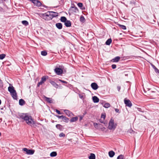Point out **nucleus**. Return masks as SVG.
Wrapping results in <instances>:
<instances>
[{
  "label": "nucleus",
  "instance_id": "obj_1",
  "mask_svg": "<svg viewBox=\"0 0 159 159\" xmlns=\"http://www.w3.org/2000/svg\"><path fill=\"white\" fill-rule=\"evenodd\" d=\"M20 117L24 119L28 125L32 127H34L35 125V122L32 119L30 116L26 114H22L20 115Z\"/></svg>",
  "mask_w": 159,
  "mask_h": 159
},
{
  "label": "nucleus",
  "instance_id": "obj_2",
  "mask_svg": "<svg viewBox=\"0 0 159 159\" xmlns=\"http://www.w3.org/2000/svg\"><path fill=\"white\" fill-rule=\"evenodd\" d=\"M116 124L114 123V120L111 119L109 122L108 128L110 130L113 131L116 128Z\"/></svg>",
  "mask_w": 159,
  "mask_h": 159
},
{
  "label": "nucleus",
  "instance_id": "obj_3",
  "mask_svg": "<svg viewBox=\"0 0 159 159\" xmlns=\"http://www.w3.org/2000/svg\"><path fill=\"white\" fill-rule=\"evenodd\" d=\"M42 17L46 20H51L50 16V11H48L46 13L43 14L42 15Z\"/></svg>",
  "mask_w": 159,
  "mask_h": 159
},
{
  "label": "nucleus",
  "instance_id": "obj_4",
  "mask_svg": "<svg viewBox=\"0 0 159 159\" xmlns=\"http://www.w3.org/2000/svg\"><path fill=\"white\" fill-rule=\"evenodd\" d=\"M33 3L34 6L39 7L41 6L42 3L41 2L38 0H29Z\"/></svg>",
  "mask_w": 159,
  "mask_h": 159
},
{
  "label": "nucleus",
  "instance_id": "obj_5",
  "mask_svg": "<svg viewBox=\"0 0 159 159\" xmlns=\"http://www.w3.org/2000/svg\"><path fill=\"white\" fill-rule=\"evenodd\" d=\"M54 71L57 75H60L63 72L62 70L59 68H56L54 69Z\"/></svg>",
  "mask_w": 159,
  "mask_h": 159
},
{
  "label": "nucleus",
  "instance_id": "obj_6",
  "mask_svg": "<svg viewBox=\"0 0 159 159\" xmlns=\"http://www.w3.org/2000/svg\"><path fill=\"white\" fill-rule=\"evenodd\" d=\"M124 101L125 104L126 106L130 107L132 106V104L129 99H127L126 98H125Z\"/></svg>",
  "mask_w": 159,
  "mask_h": 159
},
{
  "label": "nucleus",
  "instance_id": "obj_7",
  "mask_svg": "<svg viewBox=\"0 0 159 159\" xmlns=\"http://www.w3.org/2000/svg\"><path fill=\"white\" fill-rule=\"evenodd\" d=\"M50 16L51 20L54 17H56L58 16L57 13L53 11H50Z\"/></svg>",
  "mask_w": 159,
  "mask_h": 159
},
{
  "label": "nucleus",
  "instance_id": "obj_8",
  "mask_svg": "<svg viewBox=\"0 0 159 159\" xmlns=\"http://www.w3.org/2000/svg\"><path fill=\"white\" fill-rule=\"evenodd\" d=\"M91 86L92 88L94 90L97 89L98 88V85L95 83H92Z\"/></svg>",
  "mask_w": 159,
  "mask_h": 159
},
{
  "label": "nucleus",
  "instance_id": "obj_9",
  "mask_svg": "<svg viewBox=\"0 0 159 159\" xmlns=\"http://www.w3.org/2000/svg\"><path fill=\"white\" fill-rule=\"evenodd\" d=\"M64 112L69 116H71L73 115V113L67 110H64Z\"/></svg>",
  "mask_w": 159,
  "mask_h": 159
},
{
  "label": "nucleus",
  "instance_id": "obj_10",
  "mask_svg": "<svg viewBox=\"0 0 159 159\" xmlns=\"http://www.w3.org/2000/svg\"><path fill=\"white\" fill-rule=\"evenodd\" d=\"M8 90L10 92L11 94L16 91V90L14 89V88L12 86H9L8 87Z\"/></svg>",
  "mask_w": 159,
  "mask_h": 159
},
{
  "label": "nucleus",
  "instance_id": "obj_11",
  "mask_svg": "<svg viewBox=\"0 0 159 159\" xmlns=\"http://www.w3.org/2000/svg\"><path fill=\"white\" fill-rule=\"evenodd\" d=\"M12 97L14 99H16L17 98V93H16V91L13 92L11 93V94Z\"/></svg>",
  "mask_w": 159,
  "mask_h": 159
},
{
  "label": "nucleus",
  "instance_id": "obj_12",
  "mask_svg": "<svg viewBox=\"0 0 159 159\" xmlns=\"http://www.w3.org/2000/svg\"><path fill=\"white\" fill-rule=\"evenodd\" d=\"M92 99L94 103H97L99 101V98L95 96L93 97Z\"/></svg>",
  "mask_w": 159,
  "mask_h": 159
},
{
  "label": "nucleus",
  "instance_id": "obj_13",
  "mask_svg": "<svg viewBox=\"0 0 159 159\" xmlns=\"http://www.w3.org/2000/svg\"><path fill=\"white\" fill-rule=\"evenodd\" d=\"M56 26L59 29H61L62 27V25L61 23H57L56 24Z\"/></svg>",
  "mask_w": 159,
  "mask_h": 159
},
{
  "label": "nucleus",
  "instance_id": "obj_14",
  "mask_svg": "<svg viewBox=\"0 0 159 159\" xmlns=\"http://www.w3.org/2000/svg\"><path fill=\"white\" fill-rule=\"evenodd\" d=\"M65 25L67 27H70L71 26V23L70 21L67 20L66 22H65Z\"/></svg>",
  "mask_w": 159,
  "mask_h": 159
},
{
  "label": "nucleus",
  "instance_id": "obj_15",
  "mask_svg": "<svg viewBox=\"0 0 159 159\" xmlns=\"http://www.w3.org/2000/svg\"><path fill=\"white\" fill-rule=\"evenodd\" d=\"M50 83L55 88H58V85L55 82L53 81H51Z\"/></svg>",
  "mask_w": 159,
  "mask_h": 159
},
{
  "label": "nucleus",
  "instance_id": "obj_16",
  "mask_svg": "<svg viewBox=\"0 0 159 159\" xmlns=\"http://www.w3.org/2000/svg\"><path fill=\"white\" fill-rule=\"evenodd\" d=\"M115 153L112 151H110L108 152V154L109 157H113L115 155Z\"/></svg>",
  "mask_w": 159,
  "mask_h": 159
},
{
  "label": "nucleus",
  "instance_id": "obj_17",
  "mask_svg": "<svg viewBox=\"0 0 159 159\" xmlns=\"http://www.w3.org/2000/svg\"><path fill=\"white\" fill-rule=\"evenodd\" d=\"M106 117V115L105 114H102L101 115V118L100 120V122L102 123H103V120L105 119V118Z\"/></svg>",
  "mask_w": 159,
  "mask_h": 159
},
{
  "label": "nucleus",
  "instance_id": "obj_18",
  "mask_svg": "<svg viewBox=\"0 0 159 159\" xmlns=\"http://www.w3.org/2000/svg\"><path fill=\"white\" fill-rule=\"evenodd\" d=\"M120 59V57H116L112 59L113 61L114 62H118Z\"/></svg>",
  "mask_w": 159,
  "mask_h": 159
},
{
  "label": "nucleus",
  "instance_id": "obj_19",
  "mask_svg": "<svg viewBox=\"0 0 159 159\" xmlns=\"http://www.w3.org/2000/svg\"><path fill=\"white\" fill-rule=\"evenodd\" d=\"M78 120V118L77 117H73L71 118L70 120V121L71 122H75L77 121Z\"/></svg>",
  "mask_w": 159,
  "mask_h": 159
},
{
  "label": "nucleus",
  "instance_id": "obj_20",
  "mask_svg": "<svg viewBox=\"0 0 159 159\" xmlns=\"http://www.w3.org/2000/svg\"><path fill=\"white\" fill-rule=\"evenodd\" d=\"M45 99L48 102L51 103L52 102V99L51 98H48L46 97H44Z\"/></svg>",
  "mask_w": 159,
  "mask_h": 159
},
{
  "label": "nucleus",
  "instance_id": "obj_21",
  "mask_svg": "<svg viewBox=\"0 0 159 159\" xmlns=\"http://www.w3.org/2000/svg\"><path fill=\"white\" fill-rule=\"evenodd\" d=\"M34 152V150H33L28 149V154L32 155Z\"/></svg>",
  "mask_w": 159,
  "mask_h": 159
},
{
  "label": "nucleus",
  "instance_id": "obj_22",
  "mask_svg": "<svg viewBox=\"0 0 159 159\" xmlns=\"http://www.w3.org/2000/svg\"><path fill=\"white\" fill-rule=\"evenodd\" d=\"M19 104L20 105H23L25 104V101L23 99H20L19 101Z\"/></svg>",
  "mask_w": 159,
  "mask_h": 159
},
{
  "label": "nucleus",
  "instance_id": "obj_23",
  "mask_svg": "<svg viewBox=\"0 0 159 159\" xmlns=\"http://www.w3.org/2000/svg\"><path fill=\"white\" fill-rule=\"evenodd\" d=\"M60 20L61 22H65L66 21V18L64 16H62L61 17Z\"/></svg>",
  "mask_w": 159,
  "mask_h": 159
},
{
  "label": "nucleus",
  "instance_id": "obj_24",
  "mask_svg": "<svg viewBox=\"0 0 159 159\" xmlns=\"http://www.w3.org/2000/svg\"><path fill=\"white\" fill-rule=\"evenodd\" d=\"M89 157V159H95V155L93 153H91Z\"/></svg>",
  "mask_w": 159,
  "mask_h": 159
},
{
  "label": "nucleus",
  "instance_id": "obj_25",
  "mask_svg": "<svg viewBox=\"0 0 159 159\" xmlns=\"http://www.w3.org/2000/svg\"><path fill=\"white\" fill-rule=\"evenodd\" d=\"M57 155V153L56 152H53L51 153L50 156L51 157H55Z\"/></svg>",
  "mask_w": 159,
  "mask_h": 159
},
{
  "label": "nucleus",
  "instance_id": "obj_26",
  "mask_svg": "<svg viewBox=\"0 0 159 159\" xmlns=\"http://www.w3.org/2000/svg\"><path fill=\"white\" fill-rule=\"evenodd\" d=\"M112 41L111 39H108L107 40L106 42V44L107 45H109L111 43Z\"/></svg>",
  "mask_w": 159,
  "mask_h": 159
},
{
  "label": "nucleus",
  "instance_id": "obj_27",
  "mask_svg": "<svg viewBox=\"0 0 159 159\" xmlns=\"http://www.w3.org/2000/svg\"><path fill=\"white\" fill-rule=\"evenodd\" d=\"M22 23L25 26H27L28 25L29 23L26 20H23L22 21Z\"/></svg>",
  "mask_w": 159,
  "mask_h": 159
},
{
  "label": "nucleus",
  "instance_id": "obj_28",
  "mask_svg": "<svg viewBox=\"0 0 159 159\" xmlns=\"http://www.w3.org/2000/svg\"><path fill=\"white\" fill-rule=\"evenodd\" d=\"M110 106V104L108 103H106L103 106V107L106 108H108Z\"/></svg>",
  "mask_w": 159,
  "mask_h": 159
},
{
  "label": "nucleus",
  "instance_id": "obj_29",
  "mask_svg": "<svg viewBox=\"0 0 159 159\" xmlns=\"http://www.w3.org/2000/svg\"><path fill=\"white\" fill-rule=\"evenodd\" d=\"M62 119L63 120L64 122H68L69 120L68 118L66 117H65V116H64Z\"/></svg>",
  "mask_w": 159,
  "mask_h": 159
},
{
  "label": "nucleus",
  "instance_id": "obj_30",
  "mask_svg": "<svg viewBox=\"0 0 159 159\" xmlns=\"http://www.w3.org/2000/svg\"><path fill=\"white\" fill-rule=\"evenodd\" d=\"M41 54L43 56H46L47 54V53L46 51H42L41 52Z\"/></svg>",
  "mask_w": 159,
  "mask_h": 159
},
{
  "label": "nucleus",
  "instance_id": "obj_31",
  "mask_svg": "<svg viewBox=\"0 0 159 159\" xmlns=\"http://www.w3.org/2000/svg\"><path fill=\"white\" fill-rule=\"evenodd\" d=\"M56 127L57 129H60L62 128V126L60 124H57L56 125Z\"/></svg>",
  "mask_w": 159,
  "mask_h": 159
},
{
  "label": "nucleus",
  "instance_id": "obj_32",
  "mask_svg": "<svg viewBox=\"0 0 159 159\" xmlns=\"http://www.w3.org/2000/svg\"><path fill=\"white\" fill-rule=\"evenodd\" d=\"M80 21L82 22H84L85 21V19L83 16H81L80 17Z\"/></svg>",
  "mask_w": 159,
  "mask_h": 159
},
{
  "label": "nucleus",
  "instance_id": "obj_33",
  "mask_svg": "<svg viewBox=\"0 0 159 159\" xmlns=\"http://www.w3.org/2000/svg\"><path fill=\"white\" fill-rule=\"evenodd\" d=\"M6 55L5 54H1L0 55V59L2 60L5 57Z\"/></svg>",
  "mask_w": 159,
  "mask_h": 159
},
{
  "label": "nucleus",
  "instance_id": "obj_34",
  "mask_svg": "<svg viewBox=\"0 0 159 159\" xmlns=\"http://www.w3.org/2000/svg\"><path fill=\"white\" fill-rule=\"evenodd\" d=\"M124 156L122 154H121L117 157V159H124Z\"/></svg>",
  "mask_w": 159,
  "mask_h": 159
},
{
  "label": "nucleus",
  "instance_id": "obj_35",
  "mask_svg": "<svg viewBox=\"0 0 159 159\" xmlns=\"http://www.w3.org/2000/svg\"><path fill=\"white\" fill-rule=\"evenodd\" d=\"M72 8H73L74 9V12L75 13L77 12L78 11V10L77 8L76 7H72Z\"/></svg>",
  "mask_w": 159,
  "mask_h": 159
},
{
  "label": "nucleus",
  "instance_id": "obj_36",
  "mask_svg": "<svg viewBox=\"0 0 159 159\" xmlns=\"http://www.w3.org/2000/svg\"><path fill=\"white\" fill-rule=\"evenodd\" d=\"M120 27L122 29L125 30L126 29V27L125 26L123 25H119Z\"/></svg>",
  "mask_w": 159,
  "mask_h": 159
},
{
  "label": "nucleus",
  "instance_id": "obj_37",
  "mask_svg": "<svg viewBox=\"0 0 159 159\" xmlns=\"http://www.w3.org/2000/svg\"><path fill=\"white\" fill-rule=\"evenodd\" d=\"M44 82H43V81H42L41 80L40 82H39L37 84V86L39 87V86L41 85H42L43 83Z\"/></svg>",
  "mask_w": 159,
  "mask_h": 159
},
{
  "label": "nucleus",
  "instance_id": "obj_38",
  "mask_svg": "<svg viewBox=\"0 0 159 159\" xmlns=\"http://www.w3.org/2000/svg\"><path fill=\"white\" fill-rule=\"evenodd\" d=\"M59 136L60 137H64L65 136V135L64 133H61L59 134Z\"/></svg>",
  "mask_w": 159,
  "mask_h": 159
},
{
  "label": "nucleus",
  "instance_id": "obj_39",
  "mask_svg": "<svg viewBox=\"0 0 159 159\" xmlns=\"http://www.w3.org/2000/svg\"><path fill=\"white\" fill-rule=\"evenodd\" d=\"M78 6L80 8L82 7L83 5L82 3H78L77 4Z\"/></svg>",
  "mask_w": 159,
  "mask_h": 159
},
{
  "label": "nucleus",
  "instance_id": "obj_40",
  "mask_svg": "<svg viewBox=\"0 0 159 159\" xmlns=\"http://www.w3.org/2000/svg\"><path fill=\"white\" fill-rule=\"evenodd\" d=\"M22 150L26 152V153L28 154V149L26 148H24Z\"/></svg>",
  "mask_w": 159,
  "mask_h": 159
},
{
  "label": "nucleus",
  "instance_id": "obj_41",
  "mask_svg": "<svg viewBox=\"0 0 159 159\" xmlns=\"http://www.w3.org/2000/svg\"><path fill=\"white\" fill-rule=\"evenodd\" d=\"M42 81H43V82H44L46 80V78L45 77V76H43L41 78V80Z\"/></svg>",
  "mask_w": 159,
  "mask_h": 159
},
{
  "label": "nucleus",
  "instance_id": "obj_42",
  "mask_svg": "<svg viewBox=\"0 0 159 159\" xmlns=\"http://www.w3.org/2000/svg\"><path fill=\"white\" fill-rule=\"evenodd\" d=\"M128 132L130 133H133L134 134V131L132 129H129Z\"/></svg>",
  "mask_w": 159,
  "mask_h": 159
},
{
  "label": "nucleus",
  "instance_id": "obj_43",
  "mask_svg": "<svg viewBox=\"0 0 159 159\" xmlns=\"http://www.w3.org/2000/svg\"><path fill=\"white\" fill-rule=\"evenodd\" d=\"M55 111L57 112V113L58 114H62L61 113V112H60V111H59L58 110H57V109H56L55 110Z\"/></svg>",
  "mask_w": 159,
  "mask_h": 159
},
{
  "label": "nucleus",
  "instance_id": "obj_44",
  "mask_svg": "<svg viewBox=\"0 0 159 159\" xmlns=\"http://www.w3.org/2000/svg\"><path fill=\"white\" fill-rule=\"evenodd\" d=\"M56 116L59 119H62L63 118V117H64V116Z\"/></svg>",
  "mask_w": 159,
  "mask_h": 159
},
{
  "label": "nucleus",
  "instance_id": "obj_45",
  "mask_svg": "<svg viewBox=\"0 0 159 159\" xmlns=\"http://www.w3.org/2000/svg\"><path fill=\"white\" fill-rule=\"evenodd\" d=\"M59 81H60V82L63 83H66V84H67V82L66 81H65L64 80H60V79H59Z\"/></svg>",
  "mask_w": 159,
  "mask_h": 159
},
{
  "label": "nucleus",
  "instance_id": "obj_46",
  "mask_svg": "<svg viewBox=\"0 0 159 159\" xmlns=\"http://www.w3.org/2000/svg\"><path fill=\"white\" fill-rule=\"evenodd\" d=\"M154 67H155V71L157 72H158L159 74V70L156 68L155 66H154Z\"/></svg>",
  "mask_w": 159,
  "mask_h": 159
},
{
  "label": "nucleus",
  "instance_id": "obj_47",
  "mask_svg": "<svg viewBox=\"0 0 159 159\" xmlns=\"http://www.w3.org/2000/svg\"><path fill=\"white\" fill-rule=\"evenodd\" d=\"M111 67L112 69H114L116 68V65L115 64H113L111 66Z\"/></svg>",
  "mask_w": 159,
  "mask_h": 159
},
{
  "label": "nucleus",
  "instance_id": "obj_48",
  "mask_svg": "<svg viewBox=\"0 0 159 159\" xmlns=\"http://www.w3.org/2000/svg\"><path fill=\"white\" fill-rule=\"evenodd\" d=\"M137 110L139 111H141V112H143V111L142 110V109L140 108H138Z\"/></svg>",
  "mask_w": 159,
  "mask_h": 159
},
{
  "label": "nucleus",
  "instance_id": "obj_49",
  "mask_svg": "<svg viewBox=\"0 0 159 159\" xmlns=\"http://www.w3.org/2000/svg\"><path fill=\"white\" fill-rule=\"evenodd\" d=\"M3 86V84L2 81L1 80H0V86L2 87Z\"/></svg>",
  "mask_w": 159,
  "mask_h": 159
},
{
  "label": "nucleus",
  "instance_id": "obj_50",
  "mask_svg": "<svg viewBox=\"0 0 159 159\" xmlns=\"http://www.w3.org/2000/svg\"><path fill=\"white\" fill-rule=\"evenodd\" d=\"M115 111L116 112H117V113H119V110L118 109H117V108L115 109Z\"/></svg>",
  "mask_w": 159,
  "mask_h": 159
},
{
  "label": "nucleus",
  "instance_id": "obj_51",
  "mask_svg": "<svg viewBox=\"0 0 159 159\" xmlns=\"http://www.w3.org/2000/svg\"><path fill=\"white\" fill-rule=\"evenodd\" d=\"M121 88L120 86H117V89L118 91H120V89Z\"/></svg>",
  "mask_w": 159,
  "mask_h": 159
},
{
  "label": "nucleus",
  "instance_id": "obj_52",
  "mask_svg": "<svg viewBox=\"0 0 159 159\" xmlns=\"http://www.w3.org/2000/svg\"><path fill=\"white\" fill-rule=\"evenodd\" d=\"M82 10H84L85 9V7L84 6H82L81 8H80Z\"/></svg>",
  "mask_w": 159,
  "mask_h": 159
},
{
  "label": "nucleus",
  "instance_id": "obj_53",
  "mask_svg": "<svg viewBox=\"0 0 159 159\" xmlns=\"http://www.w3.org/2000/svg\"><path fill=\"white\" fill-rule=\"evenodd\" d=\"M83 119V117L82 116H80V120L81 121Z\"/></svg>",
  "mask_w": 159,
  "mask_h": 159
},
{
  "label": "nucleus",
  "instance_id": "obj_54",
  "mask_svg": "<svg viewBox=\"0 0 159 159\" xmlns=\"http://www.w3.org/2000/svg\"><path fill=\"white\" fill-rule=\"evenodd\" d=\"M97 125V124L96 123H94V125L95 126L96 125Z\"/></svg>",
  "mask_w": 159,
  "mask_h": 159
},
{
  "label": "nucleus",
  "instance_id": "obj_55",
  "mask_svg": "<svg viewBox=\"0 0 159 159\" xmlns=\"http://www.w3.org/2000/svg\"><path fill=\"white\" fill-rule=\"evenodd\" d=\"M80 98H82V96H80Z\"/></svg>",
  "mask_w": 159,
  "mask_h": 159
},
{
  "label": "nucleus",
  "instance_id": "obj_56",
  "mask_svg": "<svg viewBox=\"0 0 159 159\" xmlns=\"http://www.w3.org/2000/svg\"><path fill=\"white\" fill-rule=\"evenodd\" d=\"M1 100L0 99V105H1Z\"/></svg>",
  "mask_w": 159,
  "mask_h": 159
},
{
  "label": "nucleus",
  "instance_id": "obj_57",
  "mask_svg": "<svg viewBox=\"0 0 159 159\" xmlns=\"http://www.w3.org/2000/svg\"><path fill=\"white\" fill-rule=\"evenodd\" d=\"M1 109L2 110H3V108H1Z\"/></svg>",
  "mask_w": 159,
  "mask_h": 159
},
{
  "label": "nucleus",
  "instance_id": "obj_58",
  "mask_svg": "<svg viewBox=\"0 0 159 159\" xmlns=\"http://www.w3.org/2000/svg\"><path fill=\"white\" fill-rule=\"evenodd\" d=\"M1 3V0H0V3Z\"/></svg>",
  "mask_w": 159,
  "mask_h": 159
},
{
  "label": "nucleus",
  "instance_id": "obj_59",
  "mask_svg": "<svg viewBox=\"0 0 159 159\" xmlns=\"http://www.w3.org/2000/svg\"><path fill=\"white\" fill-rule=\"evenodd\" d=\"M1 133L0 132V136H1Z\"/></svg>",
  "mask_w": 159,
  "mask_h": 159
},
{
  "label": "nucleus",
  "instance_id": "obj_60",
  "mask_svg": "<svg viewBox=\"0 0 159 159\" xmlns=\"http://www.w3.org/2000/svg\"><path fill=\"white\" fill-rule=\"evenodd\" d=\"M4 0V1H6V0Z\"/></svg>",
  "mask_w": 159,
  "mask_h": 159
}]
</instances>
